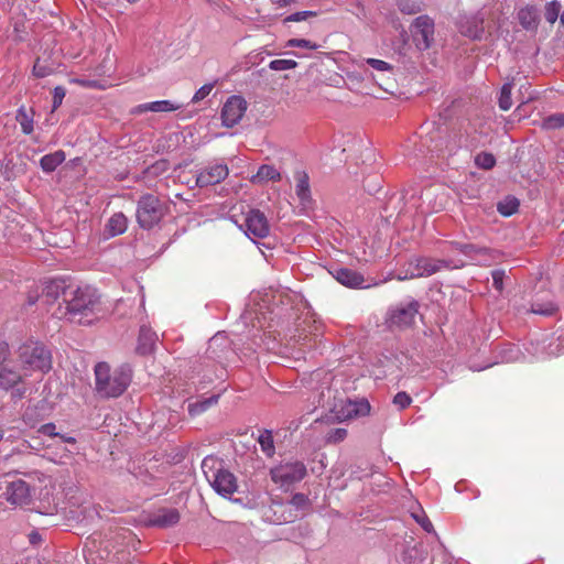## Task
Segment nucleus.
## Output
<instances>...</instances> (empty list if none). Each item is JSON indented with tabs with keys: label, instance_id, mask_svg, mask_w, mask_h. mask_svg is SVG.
Returning a JSON list of instances; mask_svg holds the SVG:
<instances>
[{
	"label": "nucleus",
	"instance_id": "nucleus-34",
	"mask_svg": "<svg viewBox=\"0 0 564 564\" xmlns=\"http://www.w3.org/2000/svg\"><path fill=\"white\" fill-rule=\"evenodd\" d=\"M70 83L79 85L84 88H90V89H105L106 85L102 80L99 79H88L85 77H75L70 79Z\"/></svg>",
	"mask_w": 564,
	"mask_h": 564
},
{
	"label": "nucleus",
	"instance_id": "nucleus-52",
	"mask_svg": "<svg viewBox=\"0 0 564 564\" xmlns=\"http://www.w3.org/2000/svg\"><path fill=\"white\" fill-rule=\"evenodd\" d=\"M29 540L32 544H37L42 539H41V535L39 532L36 531H32L30 534H29Z\"/></svg>",
	"mask_w": 564,
	"mask_h": 564
},
{
	"label": "nucleus",
	"instance_id": "nucleus-21",
	"mask_svg": "<svg viewBox=\"0 0 564 564\" xmlns=\"http://www.w3.org/2000/svg\"><path fill=\"white\" fill-rule=\"evenodd\" d=\"M44 295L47 302L56 301L61 295H63L65 300L69 296V291L64 280L55 279L46 284Z\"/></svg>",
	"mask_w": 564,
	"mask_h": 564
},
{
	"label": "nucleus",
	"instance_id": "nucleus-4",
	"mask_svg": "<svg viewBox=\"0 0 564 564\" xmlns=\"http://www.w3.org/2000/svg\"><path fill=\"white\" fill-rule=\"evenodd\" d=\"M166 214V205L153 194L142 195L137 203V221L142 229H152Z\"/></svg>",
	"mask_w": 564,
	"mask_h": 564
},
{
	"label": "nucleus",
	"instance_id": "nucleus-8",
	"mask_svg": "<svg viewBox=\"0 0 564 564\" xmlns=\"http://www.w3.org/2000/svg\"><path fill=\"white\" fill-rule=\"evenodd\" d=\"M410 265H414V269L410 273V278L430 276L442 269L460 268L462 264H452L449 260H438L432 258H416Z\"/></svg>",
	"mask_w": 564,
	"mask_h": 564
},
{
	"label": "nucleus",
	"instance_id": "nucleus-48",
	"mask_svg": "<svg viewBox=\"0 0 564 564\" xmlns=\"http://www.w3.org/2000/svg\"><path fill=\"white\" fill-rule=\"evenodd\" d=\"M39 433L51 437H57L56 425L54 423H45L40 426Z\"/></svg>",
	"mask_w": 564,
	"mask_h": 564
},
{
	"label": "nucleus",
	"instance_id": "nucleus-3",
	"mask_svg": "<svg viewBox=\"0 0 564 564\" xmlns=\"http://www.w3.org/2000/svg\"><path fill=\"white\" fill-rule=\"evenodd\" d=\"M17 357L20 369L26 377L36 372L44 375L52 369L51 351L40 341L26 340L19 347Z\"/></svg>",
	"mask_w": 564,
	"mask_h": 564
},
{
	"label": "nucleus",
	"instance_id": "nucleus-27",
	"mask_svg": "<svg viewBox=\"0 0 564 564\" xmlns=\"http://www.w3.org/2000/svg\"><path fill=\"white\" fill-rule=\"evenodd\" d=\"M15 119L20 123L24 134H31L33 132V116L23 106L17 110Z\"/></svg>",
	"mask_w": 564,
	"mask_h": 564
},
{
	"label": "nucleus",
	"instance_id": "nucleus-44",
	"mask_svg": "<svg viewBox=\"0 0 564 564\" xmlns=\"http://www.w3.org/2000/svg\"><path fill=\"white\" fill-rule=\"evenodd\" d=\"M412 517L415 519V521L422 527V529L426 532L433 531V524L430 521V519L422 512V513H412Z\"/></svg>",
	"mask_w": 564,
	"mask_h": 564
},
{
	"label": "nucleus",
	"instance_id": "nucleus-20",
	"mask_svg": "<svg viewBox=\"0 0 564 564\" xmlns=\"http://www.w3.org/2000/svg\"><path fill=\"white\" fill-rule=\"evenodd\" d=\"M180 521V513L174 508H163L153 514L151 523L159 528H169Z\"/></svg>",
	"mask_w": 564,
	"mask_h": 564
},
{
	"label": "nucleus",
	"instance_id": "nucleus-40",
	"mask_svg": "<svg viewBox=\"0 0 564 564\" xmlns=\"http://www.w3.org/2000/svg\"><path fill=\"white\" fill-rule=\"evenodd\" d=\"M369 410H370V405L368 402H361V403L349 402L347 416H351V414L365 415L369 412Z\"/></svg>",
	"mask_w": 564,
	"mask_h": 564
},
{
	"label": "nucleus",
	"instance_id": "nucleus-58",
	"mask_svg": "<svg viewBox=\"0 0 564 564\" xmlns=\"http://www.w3.org/2000/svg\"><path fill=\"white\" fill-rule=\"evenodd\" d=\"M99 74H100V75H105V74H106V70L101 69V70H99Z\"/></svg>",
	"mask_w": 564,
	"mask_h": 564
},
{
	"label": "nucleus",
	"instance_id": "nucleus-30",
	"mask_svg": "<svg viewBox=\"0 0 564 564\" xmlns=\"http://www.w3.org/2000/svg\"><path fill=\"white\" fill-rule=\"evenodd\" d=\"M518 208L519 202L514 197L507 198L503 202L498 203L497 205V210L499 212V214L506 217H509L517 213Z\"/></svg>",
	"mask_w": 564,
	"mask_h": 564
},
{
	"label": "nucleus",
	"instance_id": "nucleus-16",
	"mask_svg": "<svg viewBox=\"0 0 564 564\" xmlns=\"http://www.w3.org/2000/svg\"><path fill=\"white\" fill-rule=\"evenodd\" d=\"M414 34L422 40L424 48H429L434 34V23L427 15H420L414 21Z\"/></svg>",
	"mask_w": 564,
	"mask_h": 564
},
{
	"label": "nucleus",
	"instance_id": "nucleus-6",
	"mask_svg": "<svg viewBox=\"0 0 564 564\" xmlns=\"http://www.w3.org/2000/svg\"><path fill=\"white\" fill-rule=\"evenodd\" d=\"M306 466L303 462L291 460L280 463L271 468L270 476L274 484L286 489L293 484L301 481L306 476Z\"/></svg>",
	"mask_w": 564,
	"mask_h": 564
},
{
	"label": "nucleus",
	"instance_id": "nucleus-31",
	"mask_svg": "<svg viewBox=\"0 0 564 564\" xmlns=\"http://www.w3.org/2000/svg\"><path fill=\"white\" fill-rule=\"evenodd\" d=\"M511 90L512 85L510 83L505 84L501 88L499 96V108L503 111L509 110L512 106Z\"/></svg>",
	"mask_w": 564,
	"mask_h": 564
},
{
	"label": "nucleus",
	"instance_id": "nucleus-22",
	"mask_svg": "<svg viewBox=\"0 0 564 564\" xmlns=\"http://www.w3.org/2000/svg\"><path fill=\"white\" fill-rule=\"evenodd\" d=\"M518 19L523 29L535 30L539 24V13L534 7L528 6L519 10Z\"/></svg>",
	"mask_w": 564,
	"mask_h": 564
},
{
	"label": "nucleus",
	"instance_id": "nucleus-11",
	"mask_svg": "<svg viewBox=\"0 0 564 564\" xmlns=\"http://www.w3.org/2000/svg\"><path fill=\"white\" fill-rule=\"evenodd\" d=\"M229 174L227 164L215 162L200 169L196 175V185L198 187H207L219 184Z\"/></svg>",
	"mask_w": 564,
	"mask_h": 564
},
{
	"label": "nucleus",
	"instance_id": "nucleus-49",
	"mask_svg": "<svg viewBox=\"0 0 564 564\" xmlns=\"http://www.w3.org/2000/svg\"><path fill=\"white\" fill-rule=\"evenodd\" d=\"M10 348L4 341L0 343V366L10 362Z\"/></svg>",
	"mask_w": 564,
	"mask_h": 564
},
{
	"label": "nucleus",
	"instance_id": "nucleus-19",
	"mask_svg": "<svg viewBox=\"0 0 564 564\" xmlns=\"http://www.w3.org/2000/svg\"><path fill=\"white\" fill-rule=\"evenodd\" d=\"M158 335L149 327L142 326L140 328L137 351L141 355H149L153 351Z\"/></svg>",
	"mask_w": 564,
	"mask_h": 564
},
{
	"label": "nucleus",
	"instance_id": "nucleus-45",
	"mask_svg": "<svg viewBox=\"0 0 564 564\" xmlns=\"http://www.w3.org/2000/svg\"><path fill=\"white\" fill-rule=\"evenodd\" d=\"M492 285L494 288L501 292L503 289V279H505V271L503 270H494L492 273Z\"/></svg>",
	"mask_w": 564,
	"mask_h": 564
},
{
	"label": "nucleus",
	"instance_id": "nucleus-53",
	"mask_svg": "<svg viewBox=\"0 0 564 564\" xmlns=\"http://www.w3.org/2000/svg\"><path fill=\"white\" fill-rule=\"evenodd\" d=\"M220 339V337L218 335L214 336L210 340H209V344H208V348H207V351L209 352H214L213 348L214 346L217 345L218 340Z\"/></svg>",
	"mask_w": 564,
	"mask_h": 564
},
{
	"label": "nucleus",
	"instance_id": "nucleus-51",
	"mask_svg": "<svg viewBox=\"0 0 564 564\" xmlns=\"http://www.w3.org/2000/svg\"><path fill=\"white\" fill-rule=\"evenodd\" d=\"M399 9L401 12L403 13H406V14H413V13H416L419 12V8L408 3V2H401L399 3Z\"/></svg>",
	"mask_w": 564,
	"mask_h": 564
},
{
	"label": "nucleus",
	"instance_id": "nucleus-33",
	"mask_svg": "<svg viewBox=\"0 0 564 564\" xmlns=\"http://www.w3.org/2000/svg\"><path fill=\"white\" fill-rule=\"evenodd\" d=\"M561 9H562V4H561V2H558L556 0H553L549 3H546L545 13H544L545 20L549 23L553 24L557 20Z\"/></svg>",
	"mask_w": 564,
	"mask_h": 564
},
{
	"label": "nucleus",
	"instance_id": "nucleus-56",
	"mask_svg": "<svg viewBox=\"0 0 564 564\" xmlns=\"http://www.w3.org/2000/svg\"><path fill=\"white\" fill-rule=\"evenodd\" d=\"M3 438V431L0 430V442L2 441Z\"/></svg>",
	"mask_w": 564,
	"mask_h": 564
},
{
	"label": "nucleus",
	"instance_id": "nucleus-25",
	"mask_svg": "<svg viewBox=\"0 0 564 564\" xmlns=\"http://www.w3.org/2000/svg\"><path fill=\"white\" fill-rule=\"evenodd\" d=\"M219 399V394H213L208 398H204L203 400H197L195 402L188 403V413L191 416H196L208 410L210 406L217 404Z\"/></svg>",
	"mask_w": 564,
	"mask_h": 564
},
{
	"label": "nucleus",
	"instance_id": "nucleus-41",
	"mask_svg": "<svg viewBox=\"0 0 564 564\" xmlns=\"http://www.w3.org/2000/svg\"><path fill=\"white\" fill-rule=\"evenodd\" d=\"M286 47L316 50L318 48V45L305 39H291L286 42Z\"/></svg>",
	"mask_w": 564,
	"mask_h": 564
},
{
	"label": "nucleus",
	"instance_id": "nucleus-38",
	"mask_svg": "<svg viewBox=\"0 0 564 564\" xmlns=\"http://www.w3.org/2000/svg\"><path fill=\"white\" fill-rule=\"evenodd\" d=\"M366 63L372 67L373 69L378 70V72H382V73H390L392 74V65L382 61V59H377V58H367L366 59Z\"/></svg>",
	"mask_w": 564,
	"mask_h": 564
},
{
	"label": "nucleus",
	"instance_id": "nucleus-14",
	"mask_svg": "<svg viewBox=\"0 0 564 564\" xmlns=\"http://www.w3.org/2000/svg\"><path fill=\"white\" fill-rule=\"evenodd\" d=\"M419 302L414 300L398 306L391 314V323L400 327L410 326L419 313Z\"/></svg>",
	"mask_w": 564,
	"mask_h": 564
},
{
	"label": "nucleus",
	"instance_id": "nucleus-26",
	"mask_svg": "<svg viewBox=\"0 0 564 564\" xmlns=\"http://www.w3.org/2000/svg\"><path fill=\"white\" fill-rule=\"evenodd\" d=\"M280 178L281 174L273 165L263 164L252 177V182L262 183L268 181H280Z\"/></svg>",
	"mask_w": 564,
	"mask_h": 564
},
{
	"label": "nucleus",
	"instance_id": "nucleus-47",
	"mask_svg": "<svg viewBox=\"0 0 564 564\" xmlns=\"http://www.w3.org/2000/svg\"><path fill=\"white\" fill-rule=\"evenodd\" d=\"M315 15L313 11H300L293 14H290L285 18L284 22H300L306 20L308 17Z\"/></svg>",
	"mask_w": 564,
	"mask_h": 564
},
{
	"label": "nucleus",
	"instance_id": "nucleus-23",
	"mask_svg": "<svg viewBox=\"0 0 564 564\" xmlns=\"http://www.w3.org/2000/svg\"><path fill=\"white\" fill-rule=\"evenodd\" d=\"M66 159V154L63 150H57L53 153L45 154L40 160V166L43 172H54Z\"/></svg>",
	"mask_w": 564,
	"mask_h": 564
},
{
	"label": "nucleus",
	"instance_id": "nucleus-46",
	"mask_svg": "<svg viewBox=\"0 0 564 564\" xmlns=\"http://www.w3.org/2000/svg\"><path fill=\"white\" fill-rule=\"evenodd\" d=\"M66 95V90L64 87L62 86H57L54 88L53 90V109H57L62 102H63V99Z\"/></svg>",
	"mask_w": 564,
	"mask_h": 564
},
{
	"label": "nucleus",
	"instance_id": "nucleus-39",
	"mask_svg": "<svg viewBox=\"0 0 564 564\" xmlns=\"http://www.w3.org/2000/svg\"><path fill=\"white\" fill-rule=\"evenodd\" d=\"M290 505L293 506L296 510H305L310 507V499L306 495L297 492L293 495L290 500Z\"/></svg>",
	"mask_w": 564,
	"mask_h": 564
},
{
	"label": "nucleus",
	"instance_id": "nucleus-13",
	"mask_svg": "<svg viewBox=\"0 0 564 564\" xmlns=\"http://www.w3.org/2000/svg\"><path fill=\"white\" fill-rule=\"evenodd\" d=\"M295 178V194L300 202V207L303 213H308L314 208V199L312 197L310 177L305 171H296Z\"/></svg>",
	"mask_w": 564,
	"mask_h": 564
},
{
	"label": "nucleus",
	"instance_id": "nucleus-50",
	"mask_svg": "<svg viewBox=\"0 0 564 564\" xmlns=\"http://www.w3.org/2000/svg\"><path fill=\"white\" fill-rule=\"evenodd\" d=\"M347 436V431L345 429H336L329 436V440L334 442H340Z\"/></svg>",
	"mask_w": 564,
	"mask_h": 564
},
{
	"label": "nucleus",
	"instance_id": "nucleus-15",
	"mask_svg": "<svg viewBox=\"0 0 564 564\" xmlns=\"http://www.w3.org/2000/svg\"><path fill=\"white\" fill-rule=\"evenodd\" d=\"M460 251L469 256L473 260H476L481 265H490L497 254L495 250L477 247L471 243L462 246Z\"/></svg>",
	"mask_w": 564,
	"mask_h": 564
},
{
	"label": "nucleus",
	"instance_id": "nucleus-43",
	"mask_svg": "<svg viewBox=\"0 0 564 564\" xmlns=\"http://www.w3.org/2000/svg\"><path fill=\"white\" fill-rule=\"evenodd\" d=\"M214 88V84L213 83H209V84H205L203 85L193 96L192 98V102L196 104L203 99H205L209 94L210 91L213 90Z\"/></svg>",
	"mask_w": 564,
	"mask_h": 564
},
{
	"label": "nucleus",
	"instance_id": "nucleus-57",
	"mask_svg": "<svg viewBox=\"0 0 564 564\" xmlns=\"http://www.w3.org/2000/svg\"><path fill=\"white\" fill-rule=\"evenodd\" d=\"M561 21H562V23H564V10H563V13L561 15Z\"/></svg>",
	"mask_w": 564,
	"mask_h": 564
},
{
	"label": "nucleus",
	"instance_id": "nucleus-9",
	"mask_svg": "<svg viewBox=\"0 0 564 564\" xmlns=\"http://www.w3.org/2000/svg\"><path fill=\"white\" fill-rule=\"evenodd\" d=\"M242 227L246 235L252 240L265 238L270 232L269 221L259 209H251L247 213Z\"/></svg>",
	"mask_w": 564,
	"mask_h": 564
},
{
	"label": "nucleus",
	"instance_id": "nucleus-42",
	"mask_svg": "<svg viewBox=\"0 0 564 564\" xmlns=\"http://www.w3.org/2000/svg\"><path fill=\"white\" fill-rule=\"evenodd\" d=\"M412 402V398L404 391L398 392L393 398V404L400 410L408 408Z\"/></svg>",
	"mask_w": 564,
	"mask_h": 564
},
{
	"label": "nucleus",
	"instance_id": "nucleus-35",
	"mask_svg": "<svg viewBox=\"0 0 564 564\" xmlns=\"http://www.w3.org/2000/svg\"><path fill=\"white\" fill-rule=\"evenodd\" d=\"M475 163L481 169L490 170L495 166L496 159L491 153L481 152L475 158Z\"/></svg>",
	"mask_w": 564,
	"mask_h": 564
},
{
	"label": "nucleus",
	"instance_id": "nucleus-5",
	"mask_svg": "<svg viewBox=\"0 0 564 564\" xmlns=\"http://www.w3.org/2000/svg\"><path fill=\"white\" fill-rule=\"evenodd\" d=\"M208 462L205 458L202 464L208 482L218 495L224 498H230L238 489L236 476L228 469L223 468L220 464L217 468H208Z\"/></svg>",
	"mask_w": 564,
	"mask_h": 564
},
{
	"label": "nucleus",
	"instance_id": "nucleus-18",
	"mask_svg": "<svg viewBox=\"0 0 564 564\" xmlns=\"http://www.w3.org/2000/svg\"><path fill=\"white\" fill-rule=\"evenodd\" d=\"M180 108H182V105H180V104H174V102H172L170 100H156V101L145 102V104H141V105L135 106L131 110V113L132 115H140V113H143V112H147V111H152V112H171V111L178 110Z\"/></svg>",
	"mask_w": 564,
	"mask_h": 564
},
{
	"label": "nucleus",
	"instance_id": "nucleus-24",
	"mask_svg": "<svg viewBox=\"0 0 564 564\" xmlns=\"http://www.w3.org/2000/svg\"><path fill=\"white\" fill-rule=\"evenodd\" d=\"M106 227L110 236H119L127 230L128 219L122 213H116L109 218Z\"/></svg>",
	"mask_w": 564,
	"mask_h": 564
},
{
	"label": "nucleus",
	"instance_id": "nucleus-10",
	"mask_svg": "<svg viewBox=\"0 0 564 564\" xmlns=\"http://www.w3.org/2000/svg\"><path fill=\"white\" fill-rule=\"evenodd\" d=\"M247 110V101L241 96H230L223 106L221 121L227 128H232L240 122Z\"/></svg>",
	"mask_w": 564,
	"mask_h": 564
},
{
	"label": "nucleus",
	"instance_id": "nucleus-1",
	"mask_svg": "<svg viewBox=\"0 0 564 564\" xmlns=\"http://www.w3.org/2000/svg\"><path fill=\"white\" fill-rule=\"evenodd\" d=\"M65 317L69 322L88 325L96 318L99 294L91 286H79L75 290H69V296L65 299Z\"/></svg>",
	"mask_w": 564,
	"mask_h": 564
},
{
	"label": "nucleus",
	"instance_id": "nucleus-17",
	"mask_svg": "<svg viewBox=\"0 0 564 564\" xmlns=\"http://www.w3.org/2000/svg\"><path fill=\"white\" fill-rule=\"evenodd\" d=\"M333 276L336 279V281L347 288H362L365 283V278L361 273L348 268L336 269L333 272Z\"/></svg>",
	"mask_w": 564,
	"mask_h": 564
},
{
	"label": "nucleus",
	"instance_id": "nucleus-55",
	"mask_svg": "<svg viewBox=\"0 0 564 564\" xmlns=\"http://www.w3.org/2000/svg\"><path fill=\"white\" fill-rule=\"evenodd\" d=\"M292 0H276L275 3L279 6V7H285L288 6Z\"/></svg>",
	"mask_w": 564,
	"mask_h": 564
},
{
	"label": "nucleus",
	"instance_id": "nucleus-2",
	"mask_svg": "<svg viewBox=\"0 0 564 564\" xmlns=\"http://www.w3.org/2000/svg\"><path fill=\"white\" fill-rule=\"evenodd\" d=\"M132 379V369L128 365H122L113 372L107 362H98L95 366L96 391L102 398H117L121 395Z\"/></svg>",
	"mask_w": 564,
	"mask_h": 564
},
{
	"label": "nucleus",
	"instance_id": "nucleus-7",
	"mask_svg": "<svg viewBox=\"0 0 564 564\" xmlns=\"http://www.w3.org/2000/svg\"><path fill=\"white\" fill-rule=\"evenodd\" d=\"M26 378L23 371L17 370L12 361L0 366V390L12 391L13 399H22L26 392L25 388L18 387Z\"/></svg>",
	"mask_w": 564,
	"mask_h": 564
},
{
	"label": "nucleus",
	"instance_id": "nucleus-28",
	"mask_svg": "<svg viewBox=\"0 0 564 564\" xmlns=\"http://www.w3.org/2000/svg\"><path fill=\"white\" fill-rule=\"evenodd\" d=\"M258 443L260 445L262 453L267 457H272L274 455L275 447H274V441H273V435H272L271 431H269V430L262 431L258 437Z\"/></svg>",
	"mask_w": 564,
	"mask_h": 564
},
{
	"label": "nucleus",
	"instance_id": "nucleus-54",
	"mask_svg": "<svg viewBox=\"0 0 564 564\" xmlns=\"http://www.w3.org/2000/svg\"><path fill=\"white\" fill-rule=\"evenodd\" d=\"M57 437H59L64 443H69V444L76 443V438L73 436H67V435L58 433Z\"/></svg>",
	"mask_w": 564,
	"mask_h": 564
},
{
	"label": "nucleus",
	"instance_id": "nucleus-36",
	"mask_svg": "<svg viewBox=\"0 0 564 564\" xmlns=\"http://www.w3.org/2000/svg\"><path fill=\"white\" fill-rule=\"evenodd\" d=\"M297 66V62L294 59H273L269 63V67L272 70H288L294 69Z\"/></svg>",
	"mask_w": 564,
	"mask_h": 564
},
{
	"label": "nucleus",
	"instance_id": "nucleus-12",
	"mask_svg": "<svg viewBox=\"0 0 564 564\" xmlns=\"http://www.w3.org/2000/svg\"><path fill=\"white\" fill-rule=\"evenodd\" d=\"M2 497L11 506H26L31 501L30 486L22 479L13 480L7 485Z\"/></svg>",
	"mask_w": 564,
	"mask_h": 564
},
{
	"label": "nucleus",
	"instance_id": "nucleus-29",
	"mask_svg": "<svg viewBox=\"0 0 564 564\" xmlns=\"http://www.w3.org/2000/svg\"><path fill=\"white\" fill-rule=\"evenodd\" d=\"M531 312L543 316H552L557 312V306L553 302H533Z\"/></svg>",
	"mask_w": 564,
	"mask_h": 564
},
{
	"label": "nucleus",
	"instance_id": "nucleus-37",
	"mask_svg": "<svg viewBox=\"0 0 564 564\" xmlns=\"http://www.w3.org/2000/svg\"><path fill=\"white\" fill-rule=\"evenodd\" d=\"M53 73V68L37 58L33 65L32 74L37 78H44Z\"/></svg>",
	"mask_w": 564,
	"mask_h": 564
},
{
	"label": "nucleus",
	"instance_id": "nucleus-32",
	"mask_svg": "<svg viewBox=\"0 0 564 564\" xmlns=\"http://www.w3.org/2000/svg\"><path fill=\"white\" fill-rule=\"evenodd\" d=\"M564 127V113H554L551 116H547L542 121V128L552 130V129H558Z\"/></svg>",
	"mask_w": 564,
	"mask_h": 564
}]
</instances>
